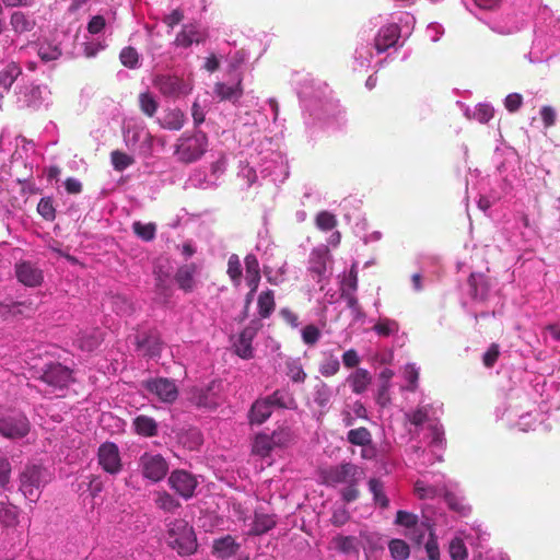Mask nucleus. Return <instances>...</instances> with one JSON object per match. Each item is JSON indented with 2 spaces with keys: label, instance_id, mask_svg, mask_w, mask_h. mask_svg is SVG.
Instances as JSON below:
<instances>
[{
  "label": "nucleus",
  "instance_id": "48",
  "mask_svg": "<svg viewBox=\"0 0 560 560\" xmlns=\"http://www.w3.org/2000/svg\"><path fill=\"white\" fill-rule=\"evenodd\" d=\"M390 556L395 560H406L410 555L407 542L401 539H392L388 544Z\"/></svg>",
  "mask_w": 560,
  "mask_h": 560
},
{
  "label": "nucleus",
  "instance_id": "11",
  "mask_svg": "<svg viewBox=\"0 0 560 560\" xmlns=\"http://www.w3.org/2000/svg\"><path fill=\"white\" fill-rule=\"evenodd\" d=\"M361 477L362 470L350 463L330 467L323 472L325 483L330 486L357 483Z\"/></svg>",
  "mask_w": 560,
  "mask_h": 560
},
{
  "label": "nucleus",
  "instance_id": "50",
  "mask_svg": "<svg viewBox=\"0 0 560 560\" xmlns=\"http://www.w3.org/2000/svg\"><path fill=\"white\" fill-rule=\"evenodd\" d=\"M448 553L452 560L467 559L468 551L462 538L455 537L450 541Z\"/></svg>",
  "mask_w": 560,
  "mask_h": 560
},
{
  "label": "nucleus",
  "instance_id": "19",
  "mask_svg": "<svg viewBox=\"0 0 560 560\" xmlns=\"http://www.w3.org/2000/svg\"><path fill=\"white\" fill-rule=\"evenodd\" d=\"M460 107L466 118L480 124H487L494 116V108L489 103H479L472 108L462 104Z\"/></svg>",
  "mask_w": 560,
  "mask_h": 560
},
{
  "label": "nucleus",
  "instance_id": "20",
  "mask_svg": "<svg viewBox=\"0 0 560 560\" xmlns=\"http://www.w3.org/2000/svg\"><path fill=\"white\" fill-rule=\"evenodd\" d=\"M346 382L354 394L360 395L369 388L372 382V376L368 370L358 368L348 375Z\"/></svg>",
  "mask_w": 560,
  "mask_h": 560
},
{
  "label": "nucleus",
  "instance_id": "8",
  "mask_svg": "<svg viewBox=\"0 0 560 560\" xmlns=\"http://www.w3.org/2000/svg\"><path fill=\"white\" fill-rule=\"evenodd\" d=\"M331 266L332 257L326 245H319L311 252L307 271L317 283L330 277Z\"/></svg>",
  "mask_w": 560,
  "mask_h": 560
},
{
  "label": "nucleus",
  "instance_id": "9",
  "mask_svg": "<svg viewBox=\"0 0 560 560\" xmlns=\"http://www.w3.org/2000/svg\"><path fill=\"white\" fill-rule=\"evenodd\" d=\"M446 489L444 476L440 474H425L415 482L413 492L420 500H432L444 495Z\"/></svg>",
  "mask_w": 560,
  "mask_h": 560
},
{
  "label": "nucleus",
  "instance_id": "40",
  "mask_svg": "<svg viewBox=\"0 0 560 560\" xmlns=\"http://www.w3.org/2000/svg\"><path fill=\"white\" fill-rule=\"evenodd\" d=\"M258 313L261 317L267 318L275 310V292L272 290L262 291L257 299Z\"/></svg>",
  "mask_w": 560,
  "mask_h": 560
},
{
  "label": "nucleus",
  "instance_id": "43",
  "mask_svg": "<svg viewBox=\"0 0 560 560\" xmlns=\"http://www.w3.org/2000/svg\"><path fill=\"white\" fill-rule=\"evenodd\" d=\"M347 440L353 445L366 446L371 444L372 435L366 428L361 427L350 430Z\"/></svg>",
  "mask_w": 560,
  "mask_h": 560
},
{
  "label": "nucleus",
  "instance_id": "17",
  "mask_svg": "<svg viewBox=\"0 0 560 560\" xmlns=\"http://www.w3.org/2000/svg\"><path fill=\"white\" fill-rule=\"evenodd\" d=\"M18 280L26 287H37L43 282V272L35 265L23 261L15 266Z\"/></svg>",
  "mask_w": 560,
  "mask_h": 560
},
{
  "label": "nucleus",
  "instance_id": "23",
  "mask_svg": "<svg viewBox=\"0 0 560 560\" xmlns=\"http://www.w3.org/2000/svg\"><path fill=\"white\" fill-rule=\"evenodd\" d=\"M330 546L345 555H358L360 541L354 536L337 535L331 539Z\"/></svg>",
  "mask_w": 560,
  "mask_h": 560
},
{
  "label": "nucleus",
  "instance_id": "15",
  "mask_svg": "<svg viewBox=\"0 0 560 560\" xmlns=\"http://www.w3.org/2000/svg\"><path fill=\"white\" fill-rule=\"evenodd\" d=\"M98 464L108 474L116 475L121 470L122 464L118 446L114 443H104L98 448Z\"/></svg>",
  "mask_w": 560,
  "mask_h": 560
},
{
  "label": "nucleus",
  "instance_id": "44",
  "mask_svg": "<svg viewBox=\"0 0 560 560\" xmlns=\"http://www.w3.org/2000/svg\"><path fill=\"white\" fill-rule=\"evenodd\" d=\"M358 287V275L355 266L353 265L348 273H343L340 277V290L341 294L354 293Z\"/></svg>",
  "mask_w": 560,
  "mask_h": 560
},
{
  "label": "nucleus",
  "instance_id": "10",
  "mask_svg": "<svg viewBox=\"0 0 560 560\" xmlns=\"http://www.w3.org/2000/svg\"><path fill=\"white\" fill-rule=\"evenodd\" d=\"M139 467L142 476L153 482L162 480L168 471V464L165 458L152 452H145L141 455Z\"/></svg>",
  "mask_w": 560,
  "mask_h": 560
},
{
  "label": "nucleus",
  "instance_id": "2",
  "mask_svg": "<svg viewBox=\"0 0 560 560\" xmlns=\"http://www.w3.org/2000/svg\"><path fill=\"white\" fill-rule=\"evenodd\" d=\"M416 18L409 12L392 15L390 20L382 25L374 38L376 54H383L398 44L400 37H409L413 32Z\"/></svg>",
  "mask_w": 560,
  "mask_h": 560
},
{
  "label": "nucleus",
  "instance_id": "62",
  "mask_svg": "<svg viewBox=\"0 0 560 560\" xmlns=\"http://www.w3.org/2000/svg\"><path fill=\"white\" fill-rule=\"evenodd\" d=\"M444 497L448 506L462 515H466L470 511L469 506L464 502L463 499H459L456 495L447 492V490L445 491Z\"/></svg>",
  "mask_w": 560,
  "mask_h": 560
},
{
  "label": "nucleus",
  "instance_id": "34",
  "mask_svg": "<svg viewBox=\"0 0 560 560\" xmlns=\"http://www.w3.org/2000/svg\"><path fill=\"white\" fill-rule=\"evenodd\" d=\"M238 119L243 124V126L254 127L256 128L257 131L266 129L268 125L267 116L259 109H256L254 112L240 113Z\"/></svg>",
  "mask_w": 560,
  "mask_h": 560
},
{
  "label": "nucleus",
  "instance_id": "60",
  "mask_svg": "<svg viewBox=\"0 0 560 560\" xmlns=\"http://www.w3.org/2000/svg\"><path fill=\"white\" fill-rule=\"evenodd\" d=\"M139 104L141 110L148 115L153 116L158 109V103L150 93H141L139 96Z\"/></svg>",
  "mask_w": 560,
  "mask_h": 560
},
{
  "label": "nucleus",
  "instance_id": "61",
  "mask_svg": "<svg viewBox=\"0 0 560 560\" xmlns=\"http://www.w3.org/2000/svg\"><path fill=\"white\" fill-rule=\"evenodd\" d=\"M112 164L116 171H124L133 163V159L120 151L112 152Z\"/></svg>",
  "mask_w": 560,
  "mask_h": 560
},
{
  "label": "nucleus",
  "instance_id": "49",
  "mask_svg": "<svg viewBox=\"0 0 560 560\" xmlns=\"http://www.w3.org/2000/svg\"><path fill=\"white\" fill-rule=\"evenodd\" d=\"M132 230L135 234L141 240L149 242L152 241L155 236L156 226L154 223H141L140 221H136L132 224Z\"/></svg>",
  "mask_w": 560,
  "mask_h": 560
},
{
  "label": "nucleus",
  "instance_id": "46",
  "mask_svg": "<svg viewBox=\"0 0 560 560\" xmlns=\"http://www.w3.org/2000/svg\"><path fill=\"white\" fill-rule=\"evenodd\" d=\"M38 56L43 61H54L61 56V49L56 44L42 42L38 47Z\"/></svg>",
  "mask_w": 560,
  "mask_h": 560
},
{
  "label": "nucleus",
  "instance_id": "37",
  "mask_svg": "<svg viewBox=\"0 0 560 560\" xmlns=\"http://www.w3.org/2000/svg\"><path fill=\"white\" fill-rule=\"evenodd\" d=\"M21 73L22 69L18 63H7L0 71V88H2L4 91H9Z\"/></svg>",
  "mask_w": 560,
  "mask_h": 560
},
{
  "label": "nucleus",
  "instance_id": "36",
  "mask_svg": "<svg viewBox=\"0 0 560 560\" xmlns=\"http://www.w3.org/2000/svg\"><path fill=\"white\" fill-rule=\"evenodd\" d=\"M238 549V545L231 536L217 539L213 542V553L221 559L233 556Z\"/></svg>",
  "mask_w": 560,
  "mask_h": 560
},
{
  "label": "nucleus",
  "instance_id": "52",
  "mask_svg": "<svg viewBox=\"0 0 560 560\" xmlns=\"http://www.w3.org/2000/svg\"><path fill=\"white\" fill-rule=\"evenodd\" d=\"M228 275L235 285H238L242 280V267L237 255L233 254L228 260Z\"/></svg>",
  "mask_w": 560,
  "mask_h": 560
},
{
  "label": "nucleus",
  "instance_id": "32",
  "mask_svg": "<svg viewBox=\"0 0 560 560\" xmlns=\"http://www.w3.org/2000/svg\"><path fill=\"white\" fill-rule=\"evenodd\" d=\"M132 425L139 435L151 438L158 434V423L151 417L140 415L133 419Z\"/></svg>",
  "mask_w": 560,
  "mask_h": 560
},
{
  "label": "nucleus",
  "instance_id": "6",
  "mask_svg": "<svg viewBox=\"0 0 560 560\" xmlns=\"http://www.w3.org/2000/svg\"><path fill=\"white\" fill-rule=\"evenodd\" d=\"M153 83L162 95L171 98L184 97L192 91V81L190 78L176 74H159L155 77Z\"/></svg>",
  "mask_w": 560,
  "mask_h": 560
},
{
  "label": "nucleus",
  "instance_id": "58",
  "mask_svg": "<svg viewBox=\"0 0 560 560\" xmlns=\"http://www.w3.org/2000/svg\"><path fill=\"white\" fill-rule=\"evenodd\" d=\"M276 166L271 167V165L267 164L261 170L262 173H265L268 176H272L273 180H277L280 176L285 177L287 176V167L285 164L280 155H277Z\"/></svg>",
  "mask_w": 560,
  "mask_h": 560
},
{
  "label": "nucleus",
  "instance_id": "24",
  "mask_svg": "<svg viewBox=\"0 0 560 560\" xmlns=\"http://www.w3.org/2000/svg\"><path fill=\"white\" fill-rule=\"evenodd\" d=\"M24 96V104L28 107L36 108L48 103L50 91L45 85L31 86Z\"/></svg>",
  "mask_w": 560,
  "mask_h": 560
},
{
  "label": "nucleus",
  "instance_id": "63",
  "mask_svg": "<svg viewBox=\"0 0 560 560\" xmlns=\"http://www.w3.org/2000/svg\"><path fill=\"white\" fill-rule=\"evenodd\" d=\"M120 61L128 68H137L139 65V55L132 47H126L120 51Z\"/></svg>",
  "mask_w": 560,
  "mask_h": 560
},
{
  "label": "nucleus",
  "instance_id": "14",
  "mask_svg": "<svg viewBox=\"0 0 560 560\" xmlns=\"http://www.w3.org/2000/svg\"><path fill=\"white\" fill-rule=\"evenodd\" d=\"M71 380V371L59 363L49 364L42 375V381L51 387V393L67 387Z\"/></svg>",
  "mask_w": 560,
  "mask_h": 560
},
{
  "label": "nucleus",
  "instance_id": "3",
  "mask_svg": "<svg viewBox=\"0 0 560 560\" xmlns=\"http://www.w3.org/2000/svg\"><path fill=\"white\" fill-rule=\"evenodd\" d=\"M208 150V137L196 130L184 132L174 144V158L177 162L190 164L200 160Z\"/></svg>",
  "mask_w": 560,
  "mask_h": 560
},
{
  "label": "nucleus",
  "instance_id": "29",
  "mask_svg": "<svg viewBox=\"0 0 560 560\" xmlns=\"http://www.w3.org/2000/svg\"><path fill=\"white\" fill-rule=\"evenodd\" d=\"M271 412V400L267 398L258 399L252 406L249 420L252 423L261 424L270 417Z\"/></svg>",
  "mask_w": 560,
  "mask_h": 560
},
{
  "label": "nucleus",
  "instance_id": "38",
  "mask_svg": "<svg viewBox=\"0 0 560 560\" xmlns=\"http://www.w3.org/2000/svg\"><path fill=\"white\" fill-rule=\"evenodd\" d=\"M224 171H225V160L222 158L211 164V175L214 177V179H211V180L197 179V176H199L200 174H196L194 177L190 178V182L196 187L209 188V187L215 185V179H218V177L221 174H223Z\"/></svg>",
  "mask_w": 560,
  "mask_h": 560
},
{
  "label": "nucleus",
  "instance_id": "31",
  "mask_svg": "<svg viewBox=\"0 0 560 560\" xmlns=\"http://www.w3.org/2000/svg\"><path fill=\"white\" fill-rule=\"evenodd\" d=\"M214 93L222 101H231L235 103L240 100L243 93L241 79H238L234 85L217 83L214 86Z\"/></svg>",
  "mask_w": 560,
  "mask_h": 560
},
{
  "label": "nucleus",
  "instance_id": "54",
  "mask_svg": "<svg viewBox=\"0 0 560 560\" xmlns=\"http://www.w3.org/2000/svg\"><path fill=\"white\" fill-rule=\"evenodd\" d=\"M404 378L408 383L405 387L407 390H416L419 378V368L415 363H408L404 368Z\"/></svg>",
  "mask_w": 560,
  "mask_h": 560
},
{
  "label": "nucleus",
  "instance_id": "64",
  "mask_svg": "<svg viewBox=\"0 0 560 560\" xmlns=\"http://www.w3.org/2000/svg\"><path fill=\"white\" fill-rule=\"evenodd\" d=\"M301 335L303 342L310 346L315 345L322 336L320 330L315 325L305 326Z\"/></svg>",
  "mask_w": 560,
  "mask_h": 560
},
{
  "label": "nucleus",
  "instance_id": "55",
  "mask_svg": "<svg viewBox=\"0 0 560 560\" xmlns=\"http://www.w3.org/2000/svg\"><path fill=\"white\" fill-rule=\"evenodd\" d=\"M316 226L322 231H330L337 225L336 217L328 211H320L315 219Z\"/></svg>",
  "mask_w": 560,
  "mask_h": 560
},
{
  "label": "nucleus",
  "instance_id": "53",
  "mask_svg": "<svg viewBox=\"0 0 560 560\" xmlns=\"http://www.w3.org/2000/svg\"><path fill=\"white\" fill-rule=\"evenodd\" d=\"M369 489L373 494V499L376 504H378L381 508H387L388 506V499L385 495L383 491V485L377 479H371L369 481Z\"/></svg>",
  "mask_w": 560,
  "mask_h": 560
},
{
  "label": "nucleus",
  "instance_id": "21",
  "mask_svg": "<svg viewBox=\"0 0 560 560\" xmlns=\"http://www.w3.org/2000/svg\"><path fill=\"white\" fill-rule=\"evenodd\" d=\"M205 39V32L197 25H186L176 36L177 46L188 47L194 43L198 44Z\"/></svg>",
  "mask_w": 560,
  "mask_h": 560
},
{
  "label": "nucleus",
  "instance_id": "47",
  "mask_svg": "<svg viewBox=\"0 0 560 560\" xmlns=\"http://www.w3.org/2000/svg\"><path fill=\"white\" fill-rule=\"evenodd\" d=\"M154 502L158 508L165 512H173L179 506V502L165 491L156 492Z\"/></svg>",
  "mask_w": 560,
  "mask_h": 560
},
{
  "label": "nucleus",
  "instance_id": "41",
  "mask_svg": "<svg viewBox=\"0 0 560 560\" xmlns=\"http://www.w3.org/2000/svg\"><path fill=\"white\" fill-rule=\"evenodd\" d=\"M19 510L15 505L0 501V523L7 527H13L18 524Z\"/></svg>",
  "mask_w": 560,
  "mask_h": 560
},
{
  "label": "nucleus",
  "instance_id": "22",
  "mask_svg": "<svg viewBox=\"0 0 560 560\" xmlns=\"http://www.w3.org/2000/svg\"><path fill=\"white\" fill-rule=\"evenodd\" d=\"M334 397V390L323 381H318L313 388L312 398L315 405H317L323 412H325Z\"/></svg>",
  "mask_w": 560,
  "mask_h": 560
},
{
  "label": "nucleus",
  "instance_id": "16",
  "mask_svg": "<svg viewBox=\"0 0 560 560\" xmlns=\"http://www.w3.org/2000/svg\"><path fill=\"white\" fill-rule=\"evenodd\" d=\"M243 521V530L248 535H261L271 529L276 524L271 515L261 513H255L254 517H245Z\"/></svg>",
  "mask_w": 560,
  "mask_h": 560
},
{
  "label": "nucleus",
  "instance_id": "42",
  "mask_svg": "<svg viewBox=\"0 0 560 560\" xmlns=\"http://www.w3.org/2000/svg\"><path fill=\"white\" fill-rule=\"evenodd\" d=\"M373 330L378 336L388 337L398 332L399 325L395 319L381 317L373 326Z\"/></svg>",
  "mask_w": 560,
  "mask_h": 560
},
{
  "label": "nucleus",
  "instance_id": "7",
  "mask_svg": "<svg viewBox=\"0 0 560 560\" xmlns=\"http://www.w3.org/2000/svg\"><path fill=\"white\" fill-rule=\"evenodd\" d=\"M30 432L27 418L18 411L0 410V434L8 439H22Z\"/></svg>",
  "mask_w": 560,
  "mask_h": 560
},
{
  "label": "nucleus",
  "instance_id": "57",
  "mask_svg": "<svg viewBox=\"0 0 560 560\" xmlns=\"http://www.w3.org/2000/svg\"><path fill=\"white\" fill-rule=\"evenodd\" d=\"M245 261V279H260V266L255 255H247Z\"/></svg>",
  "mask_w": 560,
  "mask_h": 560
},
{
  "label": "nucleus",
  "instance_id": "39",
  "mask_svg": "<svg viewBox=\"0 0 560 560\" xmlns=\"http://www.w3.org/2000/svg\"><path fill=\"white\" fill-rule=\"evenodd\" d=\"M285 374L294 383H304L307 376L301 360L293 358L285 360Z\"/></svg>",
  "mask_w": 560,
  "mask_h": 560
},
{
  "label": "nucleus",
  "instance_id": "25",
  "mask_svg": "<svg viewBox=\"0 0 560 560\" xmlns=\"http://www.w3.org/2000/svg\"><path fill=\"white\" fill-rule=\"evenodd\" d=\"M186 116L184 112L178 108L165 110L159 119L160 126L168 130H179L184 127Z\"/></svg>",
  "mask_w": 560,
  "mask_h": 560
},
{
  "label": "nucleus",
  "instance_id": "33",
  "mask_svg": "<svg viewBox=\"0 0 560 560\" xmlns=\"http://www.w3.org/2000/svg\"><path fill=\"white\" fill-rule=\"evenodd\" d=\"M254 331L249 328L244 329L238 339L234 343L235 353L242 359H250L253 357L252 341Z\"/></svg>",
  "mask_w": 560,
  "mask_h": 560
},
{
  "label": "nucleus",
  "instance_id": "18",
  "mask_svg": "<svg viewBox=\"0 0 560 560\" xmlns=\"http://www.w3.org/2000/svg\"><path fill=\"white\" fill-rule=\"evenodd\" d=\"M486 23L493 32L501 35L512 34L518 30L516 21L510 14H493L486 21Z\"/></svg>",
  "mask_w": 560,
  "mask_h": 560
},
{
  "label": "nucleus",
  "instance_id": "35",
  "mask_svg": "<svg viewBox=\"0 0 560 560\" xmlns=\"http://www.w3.org/2000/svg\"><path fill=\"white\" fill-rule=\"evenodd\" d=\"M273 450H276V447L272 443V439L268 434L260 433L255 436L252 446V452L254 455L261 458H267L270 456Z\"/></svg>",
  "mask_w": 560,
  "mask_h": 560
},
{
  "label": "nucleus",
  "instance_id": "30",
  "mask_svg": "<svg viewBox=\"0 0 560 560\" xmlns=\"http://www.w3.org/2000/svg\"><path fill=\"white\" fill-rule=\"evenodd\" d=\"M339 370V358L332 351H324L318 366L319 373L325 377H330L336 375Z\"/></svg>",
  "mask_w": 560,
  "mask_h": 560
},
{
  "label": "nucleus",
  "instance_id": "27",
  "mask_svg": "<svg viewBox=\"0 0 560 560\" xmlns=\"http://www.w3.org/2000/svg\"><path fill=\"white\" fill-rule=\"evenodd\" d=\"M469 287L471 295L475 299L483 301L488 298V293L491 288L490 281L482 273H471L469 278Z\"/></svg>",
  "mask_w": 560,
  "mask_h": 560
},
{
  "label": "nucleus",
  "instance_id": "45",
  "mask_svg": "<svg viewBox=\"0 0 560 560\" xmlns=\"http://www.w3.org/2000/svg\"><path fill=\"white\" fill-rule=\"evenodd\" d=\"M11 25L18 33L30 32L34 27V21L26 16L23 12H14L11 15Z\"/></svg>",
  "mask_w": 560,
  "mask_h": 560
},
{
  "label": "nucleus",
  "instance_id": "28",
  "mask_svg": "<svg viewBox=\"0 0 560 560\" xmlns=\"http://www.w3.org/2000/svg\"><path fill=\"white\" fill-rule=\"evenodd\" d=\"M197 273V266L195 264L184 265L178 268L175 280L179 288L189 292L195 287V275Z\"/></svg>",
  "mask_w": 560,
  "mask_h": 560
},
{
  "label": "nucleus",
  "instance_id": "1",
  "mask_svg": "<svg viewBox=\"0 0 560 560\" xmlns=\"http://www.w3.org/2000/svg\"><path fill=\"white\" fill-rule=\"evenodd\" d=\"M560 52V19L553 15L538 23L532 48V62H541Z\"/></svg>",
  "mask_w": 560,
  "mask_h": 560
},
{
  "label": "nucleus",
  "instance_id": "51",
  "mask_svg": "<svg viewBox=\"0 0 560 560\" xmlns=\"http://www.w3.org/2000/svg\"><path fill=\"white\" fill-rule=\"evenodd\" d=\"M266 398L271 400L272 407L279 406L281 408L291 409L295 406L293 397L284 390H277Z\"/></svg>",
  "mask_w": 560,
  "mask_h": 560
},
{
  "label": "nucleus",
  "instance_id": "12",
  "mask_svg": "<svg viewBox=\"0 0 560 560\" xmlns=\"http://www.w3.org/2000/svg\"><path fill=\"white\" fill-rule=\"evenodd\" d=\"M144 387L149 395L162 402L172 404L178 397L176 384L167 378H153L145 382Z\"/></svg>",
  "mask_w": 560,
  "mask_h": 560
},
{
  "label": "nucleus",
  "instance_id": "56",
  "mask_svg": "<svg viewBox=\"0 0 560 560\" xmlns=\"http://www.w3.org/2000/svg\"><path fill=\"white\" fill-rule=\"evenodd\" d=\"M276 448L287 447L292 441V433L288 428H281L269 435Z\"/></svg>",
  "mask_w": 560,
  "mask_h": 560
},
{
  "label": "nucleus",
  "instance_id": "26",
  "mask_svg": "<svg viewBox=\"0 0 560 560\" xmlns=\"http://www.w3.org/2000/svg\"><path fill=\"white\" fill-rule=\"evenodd\" d=\"M374 45L362 44L354 51V70H364L373 67Z\"/></svg>",
  "mask_w": 560,
  "mask_h": 560
},
{
  "label": "nucleus",
  "instance_id": "13",
  "mask_svg": "<svg viewBox=\"0 0 560 560\" xmlns=\"http://www.w3.org/2000/svg\"><path fill=\"white\" fill-rule=\"evenodd\" d=\"M170 487L184 499H190L198 486L197 478L186 470H174L168 477Z\"/></svg>",
  "mask_w": 560,
  "mask_h": 560
},
{
  "label": "nucleus",
  "instance_id": "4",
  "mask_svg": "<svg viewBox=\"0 0 560 560\" xmlns=\"http://www.w3.org/2000/svg\"><path fill=\"white\" fill-rule=\"evenodd\" d=\"M167 544L179 555H191L197 550L195 532L184 520H175L167 524Z\"/></svg>",
  "mask_w": 560,
  "mask_h": 560
},
{
  "label": "nucleus",
  "instance_id": "5",
  "mask_svg": "<svg viewBox=\"0 0 560 560\" xmlns=\"http://www.w3.org/2000/svg\"><path fill=\"white\" fill-rule=\"evenodd\" d=\"M50 480V474L38 465H28L24 468L20 477V489L24 497L31 502L39 499L43 488Z\"/></svg>",
  "mask_w": 560,
  "mask_h": 560
},
{
  "label": "nucleus",
  "instance_id": "59",
  "mask_svg": "<svg viewBox=\"0 0 560 560\" xmlns=\"http://www.w3.org/2000/svg\"><path fill=\"white\" fill-rule=\"evenodd\" d=\"M418 516L406 512V511H398L396 515V524L404 526L409 530L412 528L418 529Z\"/></svg>",
  "mask_w": 560,
  "mask_h": 560
}]
</instances>
